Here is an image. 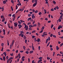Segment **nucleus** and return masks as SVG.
I'll use <instances>...</instances> for the list:
<instances>
[{
	"label": "nucleus",
	"instance_id": "6ab92c4d",
	"mask_svg": "<svg viewBox=\"0 0 63 63\" xmlns=\"http://www.w3.org/2000/svg\"><path fill=\"white\" fill-rule=\"evenodd\" d=\"M6 1L4 0L3 1V4H6Z\"/></svg>",
	"mask_w": 63,
	"mask_h": 63
},
{
	"label": "nucleus",
	"instance_id": "13d9d810",
	"mask_svg": "<svg viewBox=\"0 0 63 63\" xmlns=\"http://www.w3.org/2000/svg\"><path fill=\"white\" fill-rule=\"evenodd\" d=\"M16 9L17 10V8H18V7H17V5H16Z\"/></svg>",
	"mask_w": 63,
	"mask_h": 63
},
{
	"label": "nucleus",
	"instance_id": "8fccbe9b",
	"mask_svg": "<svg viewBox=\"0 0 63 63\" xmlns=\"http://www.w3.org/2000/svg\"><path fill=\"white\" fill-rule=\"evenodd\" d=\"M1 46L2 47H3L4 46V43H2L1 44Z\"/></svg>",
	"mask_w": 63,
	"mask_h": 63
},
{
	"label": "nucleus",
	"instance_id": "aec40b11",
	"mask_svg": "<svg viewBox=\"0 0 63 63\" xmlns=\"http://www.w3.org/2000/svg\"><path fill=\"white\" fill-rule=\"evenodd\" d=\"M35 32H36V31L34 30L32 32V33H34Z\"/></svg>",
	"mask_w": 63,
	"mask_h": 63
},
{
	"label": "nucleus",
	"instance_id": "864d4df0",
	"mask_svg": "<svg viewBox=\"0 0 63 63\" xmlns=\"http://www.w3.org/2000/svg\"><path fill=\"white\" fill-rule=\"evenodd\" d=\"M26 53H27V54H28V53H29V52L28 51H26Z\"/></svg>",
	"mask_w": 63,
	"mask_h": 63
},
{
	"label": "nucleus",
	"instance_id": "f257e3e1",
	"mask_svg": "<svg viewBox=\"0 0 63 63\" xmlns=\"http://www.w3.org/2000/svg\"><path fill=\"white\" fill-rule=\"evenodd\" d=\"M60 14L61 15L60 16V19H63V18H62V17H63V13L62 14V13L61 12L60 13Z\"/></svg>",
	"mask_w": 63,
	"mask_h": 63
},
{
	"label": "nucleus",
	"instance_id": "0e129e2a",
	"mask_svg": "<svg viewBox=\"0 0 63 63\" xmlns=\"http://www.w3.org/2000/svg\"><path fill=\"white\" fill-rule=\"evenodd\" d=\"M8 16H12V14H10L8 15Z\"/></svg>",
	"mask_w": 63,
	"mask_h": 63
},
{
	"label": "nucleus",
	"instance_id": "69168bd1",
	"mask_svg": "<svg viewBox=\"0 0 63 63\" xmlns=\"http://www.w3.org/2000/svg\"><path fill=\"white\" fill-rule=\"evenodd\" d=\"M50 47H52V46L51 45H50Z\"/></svg>",
	"mask_w": 63,
	"mask_h": 63
},
{
	"label": "nucleus",
	"instance_id": "338daca9",
	"mask_svg": "<svg viewBox=\"0 0 63 63\" xmlns=\"http://www.w3.org/2000/svg\"><path fill=\"white\" fill-rule=\"evenodd\" d=\"M35 10L34 9L32 10V11L33 12H35Z\"/></svg>",
	"mask_w": 63,
	"mask_h": 63
},
{
	"label": "nucleus",
	"instance_id": "e2e57ef3",
	"mask_svg": "<svg viewBox=\"0 0 63 63\" xmlns=\"http://www.w3.org/2000/svg\"><path fill=\"white\" fill-rule=\"evenodd\" d=\"M53 3H54V4H56V2L55 1H54L53 2Z\"/></svg>",
	"mask_w": 63,
	"mask_h": 63
},
{
	"label": "nucleus",
	"instance_id": "2eb2a0df",
	"mask_svg": "<svg viewBox=\"0 0 63 63\" xmlns=\"http://www.w3.org/2000/svg\"><path fill=\"white\" fill-rule=\"evenodd\" d=\"M33 51H30L29 53H33Z\"/></svg>",
	"mask_w": 63,
	"mask_h": 63
},
{
	"label": "nucleus",
	"instance_id": "f704fd0d",
	"mask_svg": "<svg viewBox=\"0 0 63 63\" xmlns=\"http://www.w3.org/2000/svg\"><path fill=\"white\" fill-rule=\"evenodd\" d=\"M27 40H25V42L26 44H27Z\"/></svg>",
	"mask_w": 63,
	"mask_h": 63
},
{
	"label": "nucleus",
	"instance_id": "5701e85b",
	"mask_svg": "<svg viewBox=\"0 0 63 63\" xmlns=\"http://www.w3.org/2000/svg\"><path fill=\"white\" fill-rule=\"evenodd\" d=\"M53 27V25L52 24L51 25V28L52 29V27Z\"/></svg>",
	"mask_w": 63,
	"mask_h": 63
},
{
	"label": "nucleus",
	"instance_id": "1a4fd4ad",
	"mask_svg": "<svg viewBox=\"0 0 63 63\" xmlns=\"http://www.w3.org/2000/svg\"><path fill=\"white\" fill-rule=\"evenodd\" d=\"M32 50H33L34 49V47L33 46V43H32Z\"/></svg>",
	"mask_w": 63,
	"mask_h": 63
},
{
	"label": "nucleus",
	"instance_id": "5fc2aeb1",
	"mask_svg": "<svg viewBox=\"0 0 63 63\" xmlns=\"http://www.w3.org/2000/svg\"><path fill=\"white\" fill-rule=\"evenodd\" d=\"M56 7V8H57V10L59 9V7H58L57 6Z\"/></svg>",
	"mask_w": 63,
	"mask_h": 63
},
{
	"label": "nucleus",
	"instance_id": "72a5a7b5",
	"mask_svg": "<svg viewBox=\"0 0 63 63\" xmlns=\"http://www.w3.org/2000/svg\"><path fill=\"white\" fill-rule=\"evenodd\" d=\"M1 9H2V11L3 12L4 11V8H1Z\"/></svg>",
	"mask_w": 63,
	"mask_h": 63
},
{
	"label": "nucleus",
	"instance_id": "09e8293b",
	"mask_svg": "<svg viewBox=\"0 0 63 63\" xmlns=\"http://www.w3.org/2000/svg\"><path fill=\"white\" fill-rule=\"evenodd\" d=\"M3 54L4 55H6V54H7L6 53V52H4L3 53Z\"/></svg>",
	"mask_w": 63,
	"mask_h": 63
},
{
	"label": "nucleus",
	"instance_id": "cd10ccee",
	"mask_svg": "<svg viewBox=\"0 0 63 63\" xmlns=\"http://www.w3.org/2000/svg\"><path fill=\"white\" fill-rule=\"evenodd\" d=\"M0 17H1V18H4V16H1Z\"/></svg>",
	"mask_w": 63,
	"mask_h": 63
},
{
	"label": "nucleus",
	"instance_id": "f3484780",
	"mask_svg": "<svg viewBox=\"0 0 63 63\" xmlns=\"http://www.w3.org/2000/svg\"><path fill=\"white\" fill-rule=\"evenodd\" d=\"M31 18H29L28 19V21H29V20H31Z\"/></svg>",
	"mask_w": 63,
	"mask_h": 63
},
{
	"label": "nucleus",
	"instance_id": "a878e982",
	"mask_svg": "<svg viewBox=\"0 0 63 63\" xmlns=\"http://www.w3.org/2000/svg\"><path fill=\"white\" fill-rule=\"evenodd\" d=\"M26 36L25 35H24V39L25 40L26 39Z\"/></svg>",
	"mask_w": 63,
	"mask_h": 63
},
{
	"label": "nucleus",
	"instance_id": "58836bf2",
	"mask_svg": "<svg viewBox=\"0 0 63 63\" xmlns=\"http://www.w3.org/2000/svg\"><path fill=\"white\" fill-rule=\"evenodd\" d=\"M23 47L24 50H25V46H23Z\"/></svg>",
	"mask_w": 63,
	"mask_h": 63
},
{
	"label": "nucleus",
	"instance_id": "680f3d73",
	"mask_svg": "<svg viewBox=\"0 0 63 63\" xmlns=\"http://www.w3.org/2000/svg\"><path fill=\"white\" fill-rule=\"evenodd\" d=\"M32 15L30 14H28V16H31Z\"/></svg>",
	"mask_w": 63,
	"mask_h": 63
},
{
	"label": "nucleus",
	"instance_id": "bf43d9fd",
	"mask_svg": "<svg viewBox=\"0 0 63 63\" xmlns=\"http://www.w3.org/2000/svg\"><path fill=\"white\" fill-rule=\"evenodd\" d=\"M32 63H35V62L34 61V60H33L32 62Z\"/></svg>",
	"mask_w": 63,
	"mask_h": 63
},
{
	"label": "nucleus",
	"instance_id": "774afa93",
	"mask_svg": "<svg viewBox=\"0 0 63 63\" xmlns=\"http://www.w3.org/2000/svg\"><path fill=\"white\" fill-rule=\"evenodd\" d=\"M51 22V21H49L47 22L48 23H50Z\"/></svg>",
	"mask_w": 63,
	"mask_h": 63
},
{
	"label": "nucleus",
	"instance_id": "7c9ffc66",
	"mask_svg": "<svg viewBox=\"0 0 63 63\" xmlns=\"http://www.w3.org/2000/svg\"><path fill=\"white\" fill-rule=\"evenodd\" d=\"M9 61H10V60L9 59H8L7 61V63H9Z\"/></svg>",
	"mask_w": 63,
	"mask_h": 63
},
{
	"label": "nucleus",
	"instance_id": "b1692460",
	"mask_svg": "<svg viewBox=\"0 0 63 63\" xmlns=\"http://www.w3.org/2000/svg\"><path fill=\"white\" fill-rule=\"evenodd\" d=\"M13 46V45H12V44H11L10 45V48H12V47Z\"/></svg>",
	"mask_w": 63,
	"mask_h": 63
},
{
	"label": "nucleus",
	"instance_id": "bb28decb",
	"mask_svg": "<svg viewBox=\"0 0 63 63\" xmlns=\"http://www.w3.org/2000/svg\"><path fill=\"white\" fill-rule=\"evenodd\" d=\"M28 60L29 62H30V58H28Z\"/></svg>",
	"mask_w": 63,
	"mask_h": 63
},
{
	"label": "nucleus",
	"instance_id": "c85d7f7f",
	"mask_svg": "<svg viewBox=\"0 0 63 63\" xmlns=\"http://www.w3.org/2000/svg\"><path fill=\"white\" fill-rule=\"evenodd\" d=\"M39 15H42V13L41 12H40L39 13Z\"/></svg>",
	"mask_w": 63,
	"mask_h": 63
},
{
	"label": "nucleus",
	"instance_id": "c9c22d12",
	"mask_svg": "<svg viewBox=\"0 0 63 63\" xmlns=\"http://www.w3.org/2000/svg\"><path fill=\"white\" fill-rule=\"evenodd\" d=\"M50 43V42H49L48 44L47 45V47H48V46H49V43Z\"/></svg>",
	"mask_w": 63,
	"mask_h": 63
},
{
	"label": "nucleus",
	"instance_id": "7ed1b4c3",
	"mask_svg": "<svg viewBox=\"0 0 63 63\" xmlns=\"http://www.w3.org/2000/svg\"><path fill=\"white\" fill-rule=\"evenodd\" d=\"M20 33H20V34L19 35V36H20L21 35H22V34H24V32H23L22 31H21L20 32Z\"/></svg>",
	"mask_w": 63,
	"mask_h": 63
},
{
	"label": "nucleus",
	"instance_id": "4be33fe9",
	"mask_svg": "<svg viewBox=\"0 0 63 63\" xmlns=\"http://www.w3.org/2000/svg\"><path fill=\"white\" fill-rule=\"evenodd\" d=\"M23 36H24V34H22L21 35V37L23 38Z\"/></svg>",
	"mask_w": 63,
	"mask_h": 63
},
{
	"label": "nucleus",
	"instance_id": "79ce46f5",
	"mask_svg": "<svg viewBox=\"0 0 63 63\" xmlns=\"http://www.w3.org/2000/svg\"><path fill=\"white\" fill-rule=\"evenodd\" d=\"M10 55H11V56H13V53H12L11 54V53L10 54Z\"/></svg>",
	"mask_w": 63,
	"mask_h": 63
},
{
	"label": "nucleus",
	"instance_id": "a18cd8bd",
	"mask_svg": "<svg viewBox=\"0 0 63 63\" xmlns=\"http://www.w3.org/2000/svg\"><path fill=\"white\" fill-rule=\"evenodd\" d=\"M53 35L52 34H51L50 35V36L51 37H52V36Z\"/></svg>",
	"mask_w": 63,
	"mask_h": 63
},
{
	"label": "nucleus",
	"instance_id": "e433bc0d",
	"mask_svg": "<svg viewBox=\"0 0 63 63\" xmlns=\"http://www.w3.org/2000/svg\"><path fill=\"white\" fill-rule=\"evenodd\" d=\"M32 28L30 27V28H29V30H32Z\"/></svg>",
	"mask_w": 63,
	"mask_h": 63
},
{
	"label": "nucleus",
	"instance_id": "dca6fc26",
	"mask_svg": "<svg viewBox=\"0 0 63 63\" xmlns=\"http://www.w3.org/2000/svg\"><path fill=\"white\" fill-rule=\"evenodd\" d=\"M56 49L57 50H58V49H59V48L58 47V46H57L56 47Z\"/></svg>",
	"mask_w": 63,
	"mask_h": 63
},
{
	"label": "nucleus",
	"instance_id": "4c0bfd02",
	"mask_svg": "<svg viewBox=\"0 0 63 63\" xmlns=\"http://www.w3.org/2000/svg\"><path fill=\"white\" fill-rule=\"evenodd\" d=\"M37 1H38L37 0H35L34 1V2H35V3H37Z\"/></svg>",
	"mask_w": 63,
	"mask_h": 63
},
{
	"label": "nucleus",
	"instance_id": "f8f14e48",
	"mask_svg": "<svg viewBox=\"0 0 63 63\" xmlns=\"http://www.w3.org/2000/svg\"><path fill=\"white\" fill-rule=\"evenodd\" d=\"M5 59H6V58L4 56H3V61H5Z\"/></svg>",
	"mask_w": 63,
	"mask_h": 63
},
{
	"label": "nucleus",
	"instance_id": "603ef678",
	"mask_svg": "<svg viewBox=\"0 0 63 63\" xmlns=\"http://www.w3.org/2000/svg\"><path fill=\"white\" fill-rule=\"evenodd\" d=\"M32 25H30L29 26V27L31 28V27H32Z\"/></svg>",
	"mask_w": 63,
	"mask_h": 63
},
{
	"label": "nucleus",
	"instance_id": "de8ad7c7",
	"mask_svg": "<svg viewBox=\"0 0 63 63\" xmlns=\"http://www.w3.org/2000/svg\"><path fill=\"white\" fill-rule=\"evenodd\" d=\"M63 43H62L60 45V47H62V46H63Z\"/></svg>",
	"mask_w": 63,
	"mask_h": 63
},
{
	"label": "nucleus",
	"instance_id": "473e14b6",
	"mask_svg": "<svg viewBox=\"0 0 63 63\" xmlns=\"http://www.w3.org/2000/svg\"><path fill=\"white\" fill-rule=\"evenodd\" d=\"M11 9L12 11H13V8L12 6H11Z\"/></svg>",
	"mask_w": 63,
	"mask_h": 63
},
{
	"label": "nucleus",
	"instance_id": "4d7b16f0",
	"mask_svg": "<svg viewBox=\"0 0 63 63\" xmlns=\"http://www.w3.org/2000/svg\"><path fill=\"white\" fill-rule=\"evenodd\" d=\"M43 32V30H41V31H40L39 32L40 33H42Z\"/></svg>",
	"mask_w": 63,
	"mask_h": 63
},
{
	"label": "nucleus",
	"instance_id": "ddd939ff",
	"mask_svg": "<svg viewBox=\"0 0 63 63\" xmlns=\"http://www.w3.org/2000/svg\"><path fill=\"white\" fill-rule=\"evenodd\" d=\"M5 18H2V22H4V21H5Z\"/></svg>",
	"mask_w": 63,
	"mask_h": 63
},
{
	"label": "nucleus",
	"instance_id": "a211bd4d",
	"mask_svg": "<svg viewBox=\"0 0 63 63\" xmlns=\"http://www.w3.org/2000/svg\"><path fill=\"white\" fill-rule=\"evenodd\" d=\"M44 29H45V27H43L41 28V30H43Z\"/></svg>",
	"mask_w": 63,
	"mask_h": 63
},
{
	"label": "nucleus",
	"instance_id": "423d86ee",
	"mask_svg": "<svg viewBox=\"0 0 63 63\" xmlns=\"http://www.w3.org/2000/svg\"><path fill=\"white\" fill-rule=\"evenodd\" d=\"M36 41L37 42H41V41H40V39L39 38H38L37 39V40H36Z\"/></svg>",
	"mask_w": 63,
	"mask_h": 63
},
{
	"label": "nucleus",
	"instance_id": "9d476101",
	"mask_svg": "<svg viewBox=\"0 0 63 63\" xmlns=\"http://www.w3.org/2000/svg\"><path fill=\"white\" fill-rule=\"evenodd\" d=\"M48 42V38H47L46 41V44H47V42Z\"/></svg>",
	"mask_w": 63,
	"mask_h": 63
},
{
	"label": "nucleus",
	"instance_id": "412c9836",
	"mask_svg": "<svg viewBox=\"0 0 63 63\" xmlns=\"http://www.w3.org/2000/svg\"><path fill=\"white\" fill-rule=\"evenodd\" d=\"M43 34V35H46V36H47V34L45 33V32H44Z\"/></svg>",
	"mask_w": 63,
	"mask_h": 63
},
{
	"label": "nucleus",
	"instance_id": "37998d69",
	"mask_svg": "<svg viewBox=\"0 0 63 63\" xmlns=\"http://www.w3.org/2000/svg\"><path fill=\"white\" fill-rule=\"evenodd\" d=\"M47 60H49L50 59V58L48 57H47Z\"/></svg>",
	"mask_w": 63,
	"mask_h": 63
},
{
	"label": "nucleus",
	"instance_id": "4468645a",
	"mask_svg": "<svg viewBox=\"0 0 63 63\" xmlns=\"http://www.w3.org/2000/svg\"><path fill=\"white\" fill-rule=\"evenodd\" d=\"M42 61V59H40L38 61V63H39L40 62H41V61Z\"/></svg>",
	"mask_w": 63,
	"mask_h": 63
},
{
	"label": "nucleus",
	"instance_id": "c03bdc74",
	"mask_svg": "<svg viewBox=\"0 0 63 63\" xmlns=\"http://www.w3.org/2000/svg\"><path fill=\"white\" fill-rule=\"evenodd\" d=\"M53 37H54V38H56V36L55 35H53Z\"/></svg>",
	"mask_w": 63,
	"mask_h": 63
},
{
	"label": "nucleus",
	"instance_id": "2f4dec72",
	"mask_svg": "<svg viewBox=\"0 0 63 63\" xmlns=\"http://www.w3.org/2000/svg\"><path fill=\"white\" fill-rule=\"evenodd\" d=\"M44 12L45 14H47V11L45 9H44Z\"/></svg>",
	"mask_w": 63,
	"mask_h": 63
},
{
	"label": "nucleus",
	"instance_id": "9b49d317",
	"mask_svg": "<svg viewBox=\"0 0 63 63\" xmlns=\"http://www.w3.org/2000/svg\"><path fill=\"white\" fill-rule=\"evenodd\" d=\"M14 58H13V57H10L9 59V60L10 61H11V60H11V59H13Z\"/></svg>",
	"mask_w": 63,
	"mask_h": 63
},
{
	"label": "nucleus",
	"instance_id": "0eeeda50",
	"mask_svg": "<svg viewBox=\"0 0 63 63\" xmlns=\"http://www.w3.org/2000/svg\"><path fill=\"white\" fill-rule=\"evenodd\" d=\"M37 4V3L35 2L34 4H33V7H35V6Z\"/></svg>",
	"mask_w": 63,
	"mask_h": 63
},
{
	"label": "nucleus",
	"instance_id": "20e7f679",
	"mask_svg": "<svg viewBox=\"0 0 63 63\" xmlns=\"http://www.w3.org/2000/svg\"><path fill=\"white\" fill-rule=\"evenodd\" d=\"M24 27L26 28V30H28V26L26 25Z\"/></svg>",
	"mask_w": 63,
	"mask_h": 63
},
{
	"label": "nucleus",
	"instance_id": "c756f323",
	"mask_svg": "<svg viewBox=\"0 0 63 63\" xmlns=\"http://www.w3.org/2000/svg\"><path fill=\"white\" fill-rule=\"evenodd\" d=\"M24 58H25V57L24 56H23L22 57L21 59H24Z\"/></svg>",
	"mask_w": 63,
	"mask_h": 63
},
{
	"label": "nucleus",
	"instance_id": "f03ea898",
	"mask_svg": "<svg viewBox=\"0 0 63 63\" xmlns=\"http://www.w3.org/2000/svg\"><path fill=\"white\" fill-rule=\"evenodd\" d=\"M63 27L62 26H61V25H59L58 27V29L59 30L61 28H62Z\"/></svg>",
	"mask_w": 63,
	"mask_h": 63
},
{
	"label": "nucleus",
	"instance_id": "6e6552de",
	"mask_svg": "<svg viewBox=\"0 0 63 63\" xmlns=\"http://www.w3.org/2000/svg\"><path fill=\"white\" fill-rule=\"evenodd\" d=\"M32 18L33 19L35 18V16H34V15L33 14L32 15Z\"/></svg>",
	"mask_w": 63,
	"mask_h": 63
},
{
	"label": "nucleus",
	"instance_id": "49530a36",
	"mask_svg": "<svg viewBox=\"0 0 63 63\" xmlns=\"http://www.w3.org/2000/svg\"><path fill=\"white\" fill-rule=\"evenodd\" d=\"M57 56H58V55H59V56H61V55H60L59 54H57Z\"/></svg>",
	"mask_w": 63,
	"mask_h": 63
},
{
	"label": "nucleus",
	"instance_id": "6e6d98bb",
	"mask_svg": "<svg viewBox=\"0 0 63 63\" xmlns=\"http://www.w3.org/2000/svg\"><path fill=\"white\" fill-rule=\"evenodd\" d=\"M18 23H19V24H21V22H20L19 21H18Z\"/></svg>",
	"mask_w": 63,
	"mask_h": 63
},
{
	"label": "nucleus",
	"instance_id": "393cba45",
	"mask_svg": "<svg viewBox=\"0 0 63 63\" xmlns=\"http://www.w3.org/2000/svg\"><path fill=\"white\" fill-rule=\"evenodd\" d=\"M11 2L12 4H14V0H11Z\"/></svg>",
	"mask_w": 63,
	"mask_h": 63
},
{
	"label": "nucleus",
	"instance_id": "a19ab883",
	"mask_svg": "<svg viewBox=\"0 0 63 63\" xmlns=\"http://www.w3.org/2000/svg\"><path fill=\"white\" fill-rule=\"evenodd\" d=\"M35 36L34 35H33L32 36V39H33L34 38H35Z\"/></svg>",
	"mask_w": 63,
	"mask_h": 63
},
{
	"label": "nucleus",
	"instance_id": "052dcab7",
	"mask_svg": "<svg viewBox=\"0 0 63 63\" xmlns=\"http://www.w3.org/2000/svg\"><path fill=\"white\" fill-rule=\"evenodd\" d=\"M59 22H61V19H59Z\"/></svg>",
	"mask_w": 63,
	"mask_h": 63
},
{
	"label": "nucleus",
	"instance_id": "39448f33",
	"mask_svg": "<svg viewBox=\"0 0 63 63\" xmlns=\"http://www.w3.org/2000/svg\"><path fill=\"white\" fill-rule=\"evenodd\" d=\"M14 26H15L16 27H17V23H16L15 22L14 23Z\"/></svg>",
	"mask_w": 63,
	"mask_h": 63
},
{
	"label": "nucleus",
	"instance_id": "ea45409f",
	"mask_svg": "<svg viewBox=\"0 0 63 63\" xmlns=\"http://www.w3.org/2000/svg\"><path fill=\"white\" fill-rule=\"evenodd\" d=\"M38 12V11L36 10L34 12H35V13H37Z\"/></svg>",
	"mask_w": 63,
	"mask_h": 63
},
{
	"label": "nucleus",
	"instance_id": "3c124183",
	"mask_svg": "<svg viewBox=\"0 0 63 63\" xmlns=\"http://www.w3.org/2000/svg\"><path fill=\"white\" fill-rule=\"evenodd\" d=\"M51 11H53L54 9L53 8H52L51 9Z\"/></svg>",
	"mask_w": 63,
	"mask_h": 63
}]
</instances>
